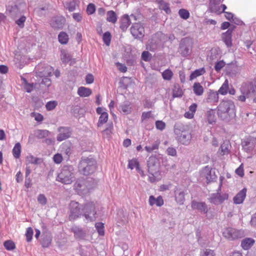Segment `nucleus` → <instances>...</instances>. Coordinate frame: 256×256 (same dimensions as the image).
<instances>
[{
	"label": "nucleus",
	"mask_w": 256,
	"mask_h": 256,
	"mask_svg": "<svg viewBox=\"0 0 256 256\" xmlns=\"http://www.w3.org/2000/svg\"><path fill=\"white\" fill-rule=\"evenodd\" d=\"M159 8L164 10L166 14H170L171 12L168 4L165 2L164 0H157Z\"/></svg>",
	"instance_id": "nucleus-34"
},
{
	"label": "nucleus",
	"mask_w": 256,
	"mask_h": 256,
	"mask_svg": "<svg viewBox=\"0 0 256 256\" xmlns=\"http://www.w3.org/2000/svg\"><path fill=\"white\" fill-rule=\"evenodd\" d=\"M246 188H244L240 191L233 198L234 203L236 204H242L246 198Z\"/></svg>",
	"instance_id": "nucleus-22"
},
{
	"label": "nucleus",
	"mask_w": 256,
	"mask_h": 256,
	"mask_svg": "<svg viewBox=\"0 0 256 256\" xmlns=\"http://www.w3.org/2000/svg\"><path fill=\"white\" fill-rule=\"evenodd\" d=\"M96 11L95 6L92 4H88L86 8V12L88 14H92Z\"/></svg>",
	"instance_id": "nucleus-63"
},
{
	"label": "nucleus",
	"mask_w": 256,
	"mask_h": 256,
	"mask_svg": "<svg viewBox=\"0 0 256 256\" xmlns=\"http://www.w3.org/2000/svg\"><path fill=\"white\" fill-rule=\"evenodd\" d=\"M52 68L50 66H46L44 70L42 72H40V76H44V78L42 79L41 84H44L46 86L48 87L51 85V80L48 78L52 74Z\"/></svg>",
	"instance_id": "nucleus-17"
},
{
	"label": "nucleus",
	"mask_w": 256,
	"mask_h": 256,
	"mask_svg": "<svg viewBox=\"0 0 256 256\" xmlns=\"http://www.w3.org/2000/svg\"><path fill=\"white\" fill-rule=\"evenodd\" d=\"M221 186L222 184H220L216 193H214L210 194L208 198V200L210 203L216 205L220 204L228 198V194L226 193L220 194L219 192L221 190Z\"/></svg>",
	"instance_id": "nucleus-12"
},
{
	"label": "nucleus",
	"mask_w": 256,
	"mask_h": 256,
	"mask_svg": "<svg viewBox=\"0 0 256 256\" xmlns=\"http://www.w3.org/2000/svg\"><path fill=\"white\" fill-rule=\"evenodd\" d=\"M218 92L213 90H210L208 93V96L206 99V102L211 104H215L218 102Z\"/></svg>",
	"instance_id": "nucleus-20"
},
{
	"label": "nucleus",
	"mask_w": 256,
	"mask_h": 256,
	"mask_svg": "<svg viewBox=\"0 0 256 256\" xmlns=\"http://www.w3.org/2000/svg\"><path fill=\"white\" fill-rule=\"evenodd\" d=\"M130 33L135 38H142L144 35V28L140 23H134L130 28Z\"/></svg>",
	"instance_id": "nucleus-14"
},
{
	"label": "nucleus",
	"mask_w": 256,
	"mask_h": 256,
	"mask_svg": "<svg viewBox=\"0 0 256 256\" xmlns=\"http://www.w3.org/2000/svg\"><path fill=\"white\" fill-rule=\"evenodd\" d=\"M225 62L223 60H220L217 62L214 66V69L216 72H220L221 69L225 66Z\"/></svg>",
	"instance_id": "nucleus-62"
},
{
	"label": "nucleus",
	"mask_w": 256,
	"mask_h": 256,
	"mask_svg": "<svg viewBox=\"0 0 256 256\" xmlns=\"http://www.w3.org/2000/svg\"><path fill=\"white\" fill-rule=\"evenodd\" d=\"M73 168L70 166H64L56 177V180L64 184H70L74 178Z\"/></svg>",
	"instance_id": "nucleus-7"
},
{
	"label": "nucleus",
	"mask_w": 256,
	"mask_h": 256,
	"mask_svg": "<svg viewBox=\"0 0 256 256\" xmlns=\"http://www.w3.org/2000/svg\"><path fill=\"white\" fill-rule=\"evenodd\" d=\"M38 201L40 204L45 205L47 202V199L44 194H40L38 196Z\"/></svg>",
	"instance_id": "nucleus-61"
},
{
	"label": "nucleus",
	"mask_w": 256,
	"mask_h": 256,
	"mask_svg": "<svg viewBox=\"0 0 256 256\" xmlns=\"http://www.w3.org/2000/svg\"><path fill=\"white\" fill-rule=\"evenodd\" d=\"M242 149L248 154H252L256 147V138L249 136L242 140Z\"/></svg>",
	"instance_id": "nucleus-11"
},
{
	"label": "nucleus",
	"mask_w": 256,
	"mask_h": 256,
	"mask_svg": "<svg viewBox=\"0 0 256 256\" xmlns=\"http://www.w3.org/2000/svg\"><path fill=\"white\" fill-rule=\"evenodd\" d=\"M140 166L138 161L136 158H132L128 160V167L131 170L136 168V170Z\"/></svg>",
	"instance_id": "nucleus-47"
},
{
	"label": "nucleus",
	"mask_w": 256,
	"mask_h": 256,
	"mask_svg": "<svg viewBox=\"0 0 256 256\" xmlns=\"http://www.w3.org/2000/svg\"><path fill=\"white\" fill-rule=\"evenodd\" d=\"M15 20V22L18 24L20 28H23L24 26V22L26 20V17L24 15L20 14L18 18L14 19Z\"/></svg>",
	"instance_id": "nucleus-45"
},
{
	"label": "nucleus",
	"mask_w": 256,
	"mask_h": 256,
	"mask_svg": "<svg viewBox=\"0 0 256 256\" xmlns=\"http://www.w3.org/2000/svg\"><path fill=\"white\" fill-rule=\"evenodd\" d=\"M50 132L46 130H38L36 132V136L38 138H43L48 136Z\"/></svg>",
	"instance_id": "nucleus-43"
},
{
	"label": "nucleus",
	"mask_w": 256,
	"mask_h": 256,
	"mask_svg": "<svg viewBox=\"0 0 256 256\" xmlns=\"http://www.w3.org/2000/svg\"><path fill=\"white\" fill-rule=\"evenodd\" d=\"M233 30L234 28H230L226 32L222 34V40L228 48H230L232 46V36Z\"/></svg>",
	"instance_id": "nucleus-21"
},
{
	"label": "nucleus",
	"mask_w": 256,
	"mask_h": 256,
	"mask_svg": "<svg viewBox=\"0 0 256 256\" xmlns=\"http://www.w3.org/2000/svg\"><path fill=\"white\" fill-rule=\"evenodd\" d=\"M78 2L76 0H73L70 2L66 3L65 7L66 9H68L70 12L74 11L76 6L78 5Z\"/></svg>",
	"instance_id": "nucleus-42"
},
{
	"label": "nucleus",
	"mask_w": 256,
	"mask_h": 256,
	"mask_svg": "<svg viewBox=\"0 0 256 256\" xmlns=\"http://www.w3.org/2000/svg\"><path fill=\"white\" fill-rule=\"evenodd\" d=\"M179 16L184 20H187L190 17V13L185 9H180L178 11Z\"/></svg>",
	"instance_id": "nucleus-55"
},
{
	"label": "nucleus",
	"mask_w": 256,
	"mask_h": 256,
	"mask_svg": "<svg viewBox=\"0 0 256 256\" xmlns=\"http://www.w3.org/2000/svg\"><path fill=\"white\" fill-rule=\"evenodd\" d=\"M152 54L148 51H144L142 54V59L145 62H148L150 60Z\"/></svg>",
	"instance_id": "nucleus-58"
},
{
	"label": "nucleus",
	"mask_w": 256,
	"mask_h": 256,
	"mask_svg": "<svg viewBox=\"0 0 256 256\" xmlns=\"http://www.w3.org/2000/svg\"><path fill=\"white\" fill-rule=\"evenodd\" d=\"M147 166L150 182H154L160 179V172L156 158L154 157L150 158L148 161Z\"/></svg>",
	"instance_id": "nucleus-6"
},
{
	"label": "nucleus",
	"mask_w": 256,
	"mask_h": 256,
	"mask_svg": "<svg viewBox=\"0 0 256 256\" xmlns=\"http://www.w3.org/2000/svg\"><path fill=\"white\" fill-rule=\"evenodd\" d=\"M58 134L56 136L58 142H62L70 137L72 130L68 126H60L58 128Z\"/></svg>",
	"instance_id": "nucleus-15"
},
{
	"label": "nucleus",
	"mask_w": 256,
	"mask_h": 256,
	"mask_svg": "<svg viewBox=\"0 0 256 256\" xmlns=\"http://www.w3.org/2000/svg\"><path fill=\"white\" fill-rule=\"evenodd\" d=\"M149 204L151 206L156 205L157 206H161L164 204V200L161 196H158L156 198L154 196H150L149 197Z\"/></svg>",
	"instance_id": "nucleus-26"
},
{
	"label": "nucleus",
	"mask_w": 256,
	"mask_h": 256,
	"mask_svg": "<svg viewBox=\"0 0 256 256\" xmlns=\"http://www.w3.org/2000/svg\"><path fill=\"white\" fill-rule=\"evenodd\" d=\"M26 4L20 0H14L6 6V13L13 19L23 14L26 10Z\"/></svg>",
	"instance_id": "nucleus-3"
},
{
	"label": "nucleus",
	"mask_w": 256,
	"mask_h": 256,
	"mask_svg": "<svg viewBox=\"0 0 256 256\" xmlns=\"http://www.w3.org/2000/svg\"><path fill=\"white\" fill-rule=\"evenodd\" d=\"M53 159L56 164H60L62 162V157L60 154H57L54 155Z\"/></svg>",
	"instance_id": "nucleus-64"
},
{
	"label": "nucleus",
	"mask_w": 256,
	"mask_h": 256,
	"mask_svg": "<svg viewBox=\"0 0 256 256\" xmlns=\"http://www.w3.org/2000/svg\"><path fill=\"white\" fill-rule=\"evenodd\" d=\"M92 180L89 178L85 180L83 178L78 179L74 184V188L78 192H82L86 194L90 192L92 188L90 182Z\"/></svg>",
	"instance_id": "nucleus-9"
},
{
	"label": "nucleus",
	"mask_w": 256,
	"mask_h": 256,
	"mask_svg": "<svg viewBox=\"0 0 256 256\" xmlns=\"http://www.w3.org/2000/svg\"><path fill=\"white\" fill-rule=\"evenodd\" d=\"M160 144V141L158 140L154 141L150 146H146L144 147L145 150L148 153L158 150Z\"/></svg>",
	"instance_id": "nucleus-33"
},
{
	"label": "nucleus",
	"mask_w": 256,
	"mask_h": 256,
	"mask_svg": "<svg viewBox=\"0 0 256 256\" xmlns=\"http://www.w3.org/2000/svg\"><path fill=\"white\" fill-rule=\"evenodd\" d=\"M113 129L112 123H110L108 124L107 128L102 132V136L104 138H108L110 137Z\"/></svg>",
	"instance_id": "nucleus-39"
},
{
	"label": "nucleus",
	"mask_w": 256,
	"mask_h": 256,
	"mask_svg": "<svg viewBox=\"0 0 256 256\" xmlns=\"http://www.w3.org/2000/svg\"><path fill=\"white\" fill-rule=\"evenodd\" d=\"M60 59L62 63L66 64L70 62V64H72L75 61L72 58V56L70 54L67 52L65 50H62L60 52Z\"/></svg>",
	"instance_id": "nucleus-24"
},
{
	"label": "nucleus",
	"mask_w": 256,
	"mask_h": 256,
	"mask_svg": "<svg viewBox=\"0 0 256 256\" xmlns=\"http://www.w3.org/2000/svg\"><path fill=\"white\" fill-rule=\"evenodd\" d=\"M65 22L66 20L64 17L56 16L52 18L50 25L54 30H60L63 28Z\"/></svg>",
	"instance_id": "nucleus-18"
},
{
	"label": "nucleus",
	"mask_w": 256,
	"mask_h": 256,
	"mask_svg": "<svg viewBox=\"0 0 256 256\" xmlns=\"http://www.w3.org/2000/svg\"><path fill=\"white\" fill-rule=\"evenodd\" d=\"M254 240L250 238L244 239L241 242V246L244 250L250 249L254 244Z\"/></svg>",
	"instance_id": "nucleus-28"
},
{
	"label": "nucleus",
	"mask_w": 256,
	"mask_h": 256,
	"mask_svg": "<svg viewBox=\"0 0 256 256\" xmlns=\"http://www.w3.org/2000/svg\"><path fill=\"white\" fill-rule=\"evenodd\" d=\"M173 76V73L172 72L171 70L170 69H167L165 70L162 73V78L164 80H170L172 79Z\"/></svg>",
	"instance_id": "nucleus-52"
},
{
	"label": "nucleus",
	"mask_w": 256,
	"mask_h": 256,
	"mask_svg": "<svg viewBox=\"0 0 256 256\" xmlns=\"http://www.w3.org/2000/svg\"><path fill=\"white\" fill-rule=\"evenodd\" d=\"M156 128L160 130H163L166 128V124L162 120H157L156 122Z\"/></svg>",
	"instance_id": "nucleus-60"
},
{
	"label": "nucleus",
	"mask_w": 256,
	"mask_h": 256,
	"mask_svg": "<svg viewBox=\"0 0 256 256\" xmlns=\"http://www.w3.org/2000/svg\"><path fill=\"white\" fill-rule=\"evenodd\" d=\"M191 207L193 210H196L200 212L206 214L208 212V208L206 204L204 202H198L196 200H192L191 202Z\"/></svg>",
	"instance_id": "nucleus-19"
},
{
	"label": "nucleus",
	"mask_w": 256,
	"mask_h": 256,
	"mask_svg": "<svg viewBox=\"0 0 256 256\" xmlns=\"http://www.w3.org/2000/svg\"><path fill=\"white\" fill-rule=\"evenodd\" d=\"M166 153L168 155L172 156H176L177 155L176 148L172 146L168 148L166 150Z\"/></svg>",
	"instance_id": "nucleus-57"
},
{
	"label": "nucleus",
	"mask_w": 256,
	"mask_h": 256,
	"mask_svg": "<svg viewBox=\"0 0 256 256\" xmlns=\"http://www.w3.org/2000/svg\"><path fill=\"white\" fill-rule=\"evenodd\" d=\"M214 251L209 248L202 250L200 252V256H215Z\"/></svg>",
	"instance_id": "nucleus-51"
},
{
	"label": "nucleus",
	"mask_w": 256,
	"mask_h": 256,
	"mask_svg": "<svg viewBox=\"0 0 256 256\" xmlns=\"http://www.w3.org/2000/svg\"><path fill=\"white\" fill-rule=\"evenodd\" d=\"M218 116L222 120H228L236 116V106L234 102L230 100L224 98L216 107Z\"/></svg>",
	"instance_id": "nucleus-2"
},
{
	"label": "nucleus",
	"mask_w": 256,
	"mask_h": 256,
	"mask_svg": "<svg viewBox=\"0 0 256 256\" xmlns=\"http://www.w3.org/2000/svg\"><path fill=\"white\" fill-rule=\"evenodd\" d=\"M131 24V20L128 14H124L121 18L120 28L125 32Z\"/></svg>",
	"instance_id": "nucleus-25"
},
{
	"label": "nucleus",
	"mask_w": 256,
	"mask_h": 256,
	"mask_svg": "<svg viewBox=\"0 0 256 256\" xmlns=\"http://www.w3.org/2000/svg\"><path fill=\"white\" fill-rule=\"evenodd\" d=\"M4 246L6 249L8 250H13L16 247L14 243L10 240L6 241L4 244Z\"/></svg>",
	"instance_id": "nucleus-54"
},
{
	"label": "nucleus",
	"mask_w": 256,
	"mask_h": 256,
	"mask_svg": "<svg viewBox=\"0 0 256 256\" xmlns=\"http://www.w3.org/2000/svg\"><path fill=\"white\" fill-rule=\"evenodd\" d=\"M229 144L228 142H224L221 144L220 148V152L222 155H225L228 154Z\"/></svg>",
	"instance_id": "nucleus-46"
},
{
	"label": "nucleus",
	"mask_w": 256,
	"mask_h": 256,
	"mask_svg": "<svg viewBox=\"0 0 256 256\" xmlns=\"http://www.w3.org/2000/svg\"><path fill=\"white\" fill-rule=\"evenodd\" d=\"M194 94L196 96H202L204 92L202 86L199 82H195L192 87Z\"/></svg>",
	"instance_id": "nucleus-32"
},
{
	"label": "nucleus",
	"mask_w": 256,
	"mask_h": 256,
	"mask_svg": "<svg viewBox=\"0 0 256 256\" xmlns=\"http://www.w3.org/2000/svg\"><path fill=\"white\" fill-rule=\"evenodd\" d=\"M240 90L241 95L238 96L237 99L242 102H244L246 98H248L256 94V86L252 82L242 84Z\"/></svg>",
	"instance_id": "nucleus-5"
},
{
	"label": "nucleus",
	"mask_w": 256,
	"mask_h": 256,
	"mask_svg": "<svg viewBox=\"0 0 256 256\" xmlns=\"http://www.w3.org/2000/svg\"><path fill=\"white\" fill-rule=\"evenodd\" d=\"M96 169V162L92 158L84 157L82 158L78 164V170L84 175L87 176L92 174Z\"/></svg>",
	"instance_id": "nucleus-4"
},
{
	"label": "nucleus",
	"mask_w": 256,
	"mask_h": 256,
	"mask_svg": "<svg viewBox=\"0 0 256 256\" xmlns=\"http://www.w3.org/2000/svg\"><path fill=\"white\" fill-rule=\"evenodd\" d=\"M202 176L206 179L208 183L214 181L217 178L214 170L208 166H206L203 169Z\"/></svg>",
	"instance_id": "nucleus-16"
},
{
	"label": "nucleus",
	"mask_w": 256,
	"mask_h": 256,
	"mask_svg": "<svg viewBox=\"0 0 256 256\" xmlns=\"http://www.w3.org/2000/svg\"><path fill=\"white\" fill-rule=\"evenodd\" d=\"M108 112L104 113V114H102V115L100 116L98 121V126L100 127L102 126L104 124L106 123L108 120Z\"/></svg>",
	"instance_id": "nucleus-44"
},
{
	"label": "nucleus",
	"mask_w": 256,
	"mask_h": 256,
	"mask_svg": "<svg viewBox=\"0 0 256 256\" xmlns=\"http://www.w3.org/2000/svg\"><path fill=\"white\" fill-rule=\"evenodd\" d=\"M112 36L109 32H104L102 36V40L104 42L107 46H109L111 41Z\"/></svg>",
	"instance_id": "nucleus-49"
},
{
	"label": "nucleus",
	"mask_w": 256,
	"mask_h": 256,
	"mask_svg": "<svg viewBox=\"0 0 256 256\" xmlns=\"http://www.w3.org/2000/svg\"><path fill=\"white\" fill-rule=\"evenodd\" d=\"M21 145L19 142L15 144L12 149V154L16 158H20L21 153Z\"/></svg>",
	"instance_id": "nucleus-41"
},
{
	"label": "nucleus",
	"mask_w": 256,
	"mask_h": 256,
	"mask_svg": "<svg viewBox=\"0 0 256 256\" xmlns=\"http://www.w3.org/2000/svg\"><path fill=\"white\" fill-rule=\"evenodd\" d=\"M182 95V90L179 86H175L173 89L172 96L174 98H180Z\"/></svg>",
	"instance_id": "nucleus-50"
},
{
	"label": "nucleus",
	"mask_w": 256,
	"mask_h": 256,
	"mask_svg": "<svg viewBox=\"0 0 256 256\" xmlns=\"http://www.w3.org/2000/svg\"><path fill=\"white\" fill-rule=\"evenodd\" d=\"M72 231L74 232V237L78 239H84L86 233L80 228L74 226L72 228Z\"/></svg>",
	"instance_id": "nucleus-27"
},
{
	"label": "nucleus",
	"mask_w": 256,
	"mask_h": 256,
	"mask_svg": "<svg viewBox=\"0 0 256 256\" xmlns=\"http://www.w3.org/2000/svg\"><path fill=\"white\" fill-rule=\"evenodd\" d=\"M192 44L190 38H182L179 46V52L180 54L186 57L189 56L192 52Z\"/></svg>",
	"instance_id": "nucleus-10"
},
{
	"label": "nucleus",
	"mask_w": 256,
	"mask_h": 256,
	"mask_svg": "<svg viewBox=\"0 0 256 256\" xmlns=\"http://www.w3.org/2000/svg\"><path fill=\"white\" fill-rule=\"evenodd\" d=\"M177 135L178 141L182 144L188 145L190 144L192 135L187 127L182 126L180 128H176L174 131Z\"/></svg>",
	"instance_id": "nucleus-8"
},
{
	"label": "nucleus",
	"mask_w": 256,
	"mask_h": 256,
	"mask_svg": "<svg viewBox=\"0 0 256 256\" xmlns=\"http://www.w3.org/2000/svg\"><path fill=\"white\" fill-rule=\"evenodd\" d=\"M223 236L229 240H234L241 238L244 236V232L234 228H228L224 230Z\"/></svg>",
	"instance_id": "nucleus-13"
},
{
	"label": "nucleus",
	"mask_w": 256,
	"mask_h": 256,
	"mask_svg": "<svg viewBox=\"0 0 256 256\" xmlns=\"http://www.w3.org/2000/svg\"><path fill=\"white\" fill-rule=\"evenodd\" d=\"M214 110L210 109L206 113L207 121L210 124H214L216 121Z\"/></svg>",
	"instance_id": "nucleus-30"
},
{
	"label": "nucleus",
	"mask_w": 256,
	"mask_h": 256,
	"mask_svg": "<svg viewBox=\"0 0 256 256\" xmlns=\"http://www.w3.org/2000/svg\"><path fill=\"white\" fill-rule=\"evenodd\" d=\"M58 39L59 42L61 44H65L68 42V36L65 32H60L58 36Z\"/></svg>",
	"instance_id": "nucleus-40"
},
{
	"label": "nucleus",
	"mask_w": 256,
	"mask_h": 256,
	"mask_svg": "<svg viewBox=\"0 0 256 256\" xmlns=\"http://www.w3.org/2000/svg\"><path fill=\"white\" fill-rule=\"evenodd\" d=\"M95 227L100 236L104 234V224L102 222H96L95 224Z\"/></svg>",
	"instance_id": "nucleus-53"
},
{
	"label": "nucleus",
	"mask_w": 256,
	"mask_h": 256,
	"mask_svg": "<svg viewBox=\"0 0 256 256\" xmlns=\"http://www.w3.org/2000/svg\"><path fill=\"white\" fill-rule=\"evenodd\" d=\"M40 159L34 156L32 154H29L26 157V164H37L40 163Z\"/></svg>",
	"instance_id": "nucleus-37"
},
{
	"label": "nucleus",
	"mask_w": 256,
	"mask_h": 256,
	"mask_svg": "<svg viewBox=\"0 0 256 256\" xmlns=\"http://www.w3.org/2000/svg\"><path fill=\"white\" fill-rule=\"evenodd\" d=\"M106 20L112 24H115L117 21V16L113 10H109L106 12Z\"/></svg>",
	"instance_id": "nucleus-35"
},
{
	"label": "nucleus",
	"mask_w": 256,
	"mask_h": 256,
	"mask_svg": "<svg viewBox=\"0 0 256 256\" xmlns=\"http://www.w3.org/2000/svg\"><path fill=\"white\" fill-rule=\"evenodd\" d=\"M205 72L206 70L204 68L197 69L190 74V80H192L196 78L197 77L203 74Z\"/></svg>",
	"instance_id": "nucleus-38"
},
{
	"label": "nucleus",
	"mask_w": 256,
	"mask_h": 256,
	"mask_svg": "<svg viewBox=\"0 0 256 256\" xmlns=\"http://www.w3.org/2000/svg\"><path fill=\"white\" fill-rule=\"evenodd\" d=\"M23 84H24V89L28 92H30L34 88V84L33 83H28L26 80L22 78Z\"/></svg>",
	"instance_id": "nucleus-48"
},
{
	"label": "nucleus",
	"mask_w": 256,
	"mask_h": 256,
	"mask_svg": "<svg viewBox=\"0 0 256 256\" xmlns=\"http://www.w3.org/2000/svg\"><path fill=\"white\" fill-rule=\"evenodd\" d=\"M228 80L226 79L217 92H218V94H220L224 96L228 92Z\"/></svg>",
	"instance_id": "nucleus-36"
},
{
	"label": "nucleus",
	"mask_w": 256,
	"mask_h": 256,
	"mask_svg": "<svg viewBox=\"0 0 256 256\" xmlns=\"http://www.w3.org/2000/svg\"><path fill=\"white\" fill-rule=\"evenodd\" d=\"M118 110L120 112H122L124 114H129L131 110L130 102H124L120 106Z\"/></svg>",
	"instance_id": "nucleus-31"
},
{
	"label": "nucleus",
	"mask_w": 256,
	"mask_h": 256,
	"mask_svg": "<svg viewBox=\"0 0 256 256\" xmlns=\"http://www.w3.org/2000/svg\"><path fill=\"white\" fill-rule=\"evenodd\" d=\"M33 235V230L31 228H28L26 229V240L30 242L32 240Z\"/></svg>",
	"instance_id": "nucleus-59"
},
{
	"label": "nucleus",
	"mask_w": 256,
	"mask_h": 256,
	"mask_svg": "<svg viewBox=\"0 0 256 256\" xmlns=\"http://www.w3.org/2000/svg\"><path fill=\"white\" fill-rule=\"evenodd\" d=\"M92 90L90 88L80 86L78 88V94L80 97H87L92 94Z\"/></svg>",
	"instance_id": "nucleus-29"
},
{
	"label": "nucleus",
	"mask_w": 256,
	"mask_h": 256,
	"mask_svg": "<svg viewBox=\"0 0 256 256\" xmlns=\"http://www.w3.org/2000/svg\"><path fill=\"white\" fill-rule=\"evenodd\" d=\"M58 105V102L55 100L50 101L46 105V108L48 110H53Z\"/></svg>",
	"instance_id": "nucleus-56"
},
{
	"label": "nucleus",
	"mask_w": 256,
	"mask_h": 256,
	"mask_svg": "<svg viewBox=\"0 0 256 256\" xmlns=\"http://www.w3.org/2000/svg\"><path fill=\"white\" fill-rule=\"evenodd\" d=\"M70 220H74L81 216H84L88 222L94 221L98 216L96 207L93 202L86 204L81 208L80 204L76 202H72L70 204Z\"/></svg>",
	"instance_id": "nucleus-1"
},
{
	"label": "nucleus",
	"mask_w": 256,
	"mask_h": 256,
	"mask_svg": "<svg viewBox=\"0 0 256 256\" xmlns=\"http://www.w3.org/2000/svg\"><path fill=\"white\" fill-rule=\"evenodd\" d=\"M185 194L184 192L180 188H176L174 191L175 200L180 205L183 204L184 203Z\"/></svg>",
	"instance_id": "nucleus-23"
}]
</instances>
